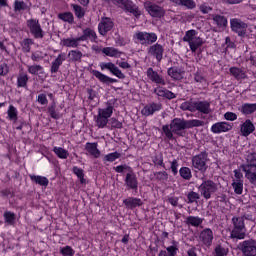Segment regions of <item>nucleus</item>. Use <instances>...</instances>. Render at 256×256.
Segmentation results:
<instances>
[{
	"label": "nucleus",
	"mask_w": 256,
	"mask_h": 256,
	"mask_svg": "<svg viewBox=\"0 0 256 256\" xmlns=\"http://www.w3.org/2000/svg\"><path fill=\"white\" fill-rule=\"evenodd\" d=\"M199 111L203 115H209L211 113V104L207 101H194V112Z\"/></svg>",
	"instance_id": "nucleus-19"
},
{
	"label": "nucleus",
	"mask_w": 256,
	"mask_h": 256,
	"mask_svg": "<svg viewBox=\"0 0 256 256\" xmlns=\"http://www.w3.org/2000/svg\"><path fill=\"white\" fill-rule=\"evenodd\" d=\"M205 122L202 120H185L183 118H174L169 125L162 126V131L166 135L167 139H173L174 135L178 137H185V129H192V127H203Z\"/></svg>",
	"instance_id": "nucleus-1"
},
{
	"label": "nucleus",
	"mask_w": 256,
	"mask_h": 256,
	"mask_svg": "<svg viewBox=\"0 0 256 256\" xmlns=\"http://www.w3.org/2000/svg\"><path fill=\"white\" fill-rule=\"evenodd\" d=\"M167 256H177V251H179V248L177 246H169L166 248Z\"/></svg>",
	"instance_id": "nucleus-62"
},
{
	"label": "nucleus",
	"mask_w": 256,
	"mask_h": 256,
	"mask_svg": "<svg viewBox=\"0 0 256 256\" xmlns=\"http://www.w3.org/2000/svg\"><path fill=\"white\" fill-rule=\"evenodd\" d=\"M135 38L140 41L141 45H153L157 41V34L153 32H137Z\"/></svg>",
	"instance_id": "nucleus-9"
},
{
	"label": "nucleus",
	"mask_w": 256,
	"mask_h": 256,
	"mask_svg": "<svg viewBox=\"0 0 256 256\" xmlns=\"http://www.w3.org/2000/svg\"><path fill=\"white\" fill-rule=\"evenodd\" d=\"M203 223V218L198 216H188L186 218V225H191L192 227H199Z\"/></svg>",
	"instance_id": "nucleus-35"
},
{
	"label": "nucleus",
	"mask_w": 256,
	"mask_h": 256,
	"mask_svg": "<svg viewBox=\"0 0 256 256\" xmlns=\"http://www.w3.org/2000/svg\"><path fill=\"white\" fill-rule=\"evenodd\" d=\"M230 27L233 33H236L238 37H247V29L249 25H247V23L243 22L241 19L232 18L230 20Z\"/></svg>",
	"instance_id": "nucleus-6"
},
{
	"label": "nucleus",
	"mask_w": 256,
	"mask_h": 256,
	"mask_svg": "<svg viewBox=\"0 0 256 256\" xmlns=\"http://www.w3.org/2000/svg\"><path fill=\"white\" fill-rule=\"evenodd\" d=\"M167 73L174 81H181V79H183V75H185V70L174 66L168 68Z\"/></svg>",
	"instance_id": "nucleus-23"
},
{
	"label": "nucleus",
	"mask_w": 256,
	"mask_h": 256,
	"mask_svg": "<svg viewBox=\"0 0 256 256\" xmlns=\"http://www.w3.org/2000/svg\"><path fill=\"white\" fill-rule=\"evenodd\" d=\"M155 95L158 97H163L164 99H177V95L163 87H158L154 89Z\"/></svg>",
	"instance_id": "nucleus-26"
},
{
	"label": "nucleus",
	"mask_w": 256,
	"mask_h": 256,
	"mask_svg": "<svg viewBox=\"0 0 256 256\" xmlns=\"http://www.w3.org/2000/svg\"><path fill=\"white\" fill-rule=\"evenodd\" d=\"M194 81L196 83H207V78L205 77V75H203L201 71H197L196 73H194Z\"/></svg>",
	"instance_id": "nucleus-59"
},
{
	"label": "nucleus",
	"mask_w": 256,
	"mask_h": 256,
	"mask_svg": "<svg viewBox=\"0 0 256 256\" xmlns=\"http://www.w3.org/2000/svg\"><path fill=\"white\" fill-rule=\"evenodd\" d=\"M156 179H158L159 181H167V179H169V174H167L166 171L157 172Z\"/></svg>",
	"instance_id": "nucleus-63"
},
{
	"label": "nucleus",
	"mask_w": 256,
	"mask_h": 256,
	"mask_svg": "<svg viewBox=\"0 0 256 256\" xmlns=\"http://www.w3.org/2000/svg\"><path fill=\"white\" fill-rule=\"evenodd\" d=\"M233 129V124L228 122H217L212 125L211 131L212 133H227V131H231Z\"/></svg>",
	"instance_id": "nucleus-16"
},
{
	"label": "nucleus",
	"mask_w": 256,
	"mask_h": 256,
	"mask_svg": "<svg viewBox=\"0 0 256 256\" xmlns=\"http://www.w3.org/2000/svg\"><path fill=\"white\" fill-rule=\"evenodd\" d=\"M71 7L73 8L74 14L77 19H83V17H85V8L77 4H72Z\"/></svg>",
	"instance_id": "nucleus-43"
},
{
	"label": "nucleus",
	"mask_w": 256,
	"mask_h": 256,
	"mask_svg": "<svg viewBox=\"0 0 256 256\" xmlns=\"http://www.w3.org/2000/svg\"><path fill=\"white\" fill-rule=\"evenodd\" d=\"M7 73H9V66L7 65V63L0 64V76L5 77Z\"/></svg>",
	"instance_id": "nucleus-64"
},
{
	"label": "nucleus",
	"mask_w": 256,
	"mask_h": 256,
	"mask_svg": "<svg viewBox=\"0 0 256 256\" xmlns=\"http://www.w3.org/2000/svg\"><path fill=\"white\" fill-rule=\"evenodd\" d=\"M161 109H163V105L160 103L147 104L142 109V115H145V117H149L150 115H153V113L161 111Z\"/></svg>",
	"instance_id": "nucleus-21"
},
{
	"label": "nucleus",
	"mask_w": 256,
	"mask_h": 256,
	"mask_svg": "<svg viewBox=\"0 0 256 256\" xmlns=\"http://www.w3.org/2000/svg\"><path fill=\"white\" fill-rule=\"evenodd\" d=\"M29 76L27 74H19L17 78V87H27Z\"/></svg>",
	"instance_id": "nucleus-47"
},
{
	"label": "nucleus",
	"mask_w": 256,
	"mask_h": 256,
	"mask_svg": "<svg viewBox=\"0 0 256 256\" xmlns=\"http://www.w3.org/2000/svg\"><path fill=\"white\" fill-rule=\"evenodd\" d=\"M195 35H197V31L196 30H188L185 33V36L183 37V41L186 43H191L192 40H194Z\"/></svg>",
	"instance_id": "nucleus-55"
},
{
	"label": "nucleus",
	"mask_w": 256,
	"mask_h": 256,
	"mask_svg": "<svg viewBox=\"0 0 256 256\" xmlns=\"http://www.w3.org/2000/svg\"><path fill=\"white\" fill-rule=\"evenodd\" d=\"M41 71H43V66L41 65L28 66V73H30L31 75H39Z\"/></svg>",
	"instance_id": "nucleus-57"
},
{
	"label": "nucleus",
	"mask_w": 256,
	"mask_h": 256,
	"mask_svg": "<svg viewBox=\"0 0 256 256\" xmlns=\"http://www.w3.org/2000/svg\"><path fill=\"white\" fill-rule=\"evenodd\" d=\"M95 39H97V33L91 28L84 29L82 36L79 37L80 41H95Z\"/></svg>",
	"instance_id": "nucleus-29"
},
{
	"label": "nucleus",
	"mask_w": 256,
	"mask_h": 256,
	"mask_svg": "<svg viewBox=\"0 0 256 256\" xmlns=\"http://www.w3.org/2000/svg\"><path fill=\"white\" fill-rule=\"evenodd\" d=\"M123 203L129 209H135V207H141L143 205V200L140 198L129 197L124 199Z\"/></svg>",
	"instance_id": "nucleus-28"
},
{
	"label": "nucleus",
	"mask_w": 256,
	"mask_h": 256,
	"mask_svg": "<svg viewBox=\"0 0 256 256\" xmlns=\"http://www.w3.org/2000/svg\"><path fill=\"white\" fill-rule=\"evenodd\" d=\"M245 173L246 179L251 183V185H254L256 187V169H250V170H243Z\"/></svg>",
	"instance_id": "nucleus-36"
},
{
	"label": "nucleus",
	"mask_w": 256,
	"mask_h": 256,
	"mask_svg": "<svg viewBox=\"0 0 256 256\" xmlns=\"http://www.w3.org/2000/svg\"><path fill=\"white\" fill-rule=\"evenodd\" d=\"M215 256H226L229 253V249L223 247L221 244L217 245L214 249Z\"/></svg>",
	"instance_id": "nucleus-53"
},
{
	"label": "nucleus",
	"mask_w": 256,
	"mask_h": 256,
	"mask_svg": "<svg viewBox=\"0 0 256 256\" xmlns=\"http://www.w3.org/2000/svg\"><path fill=\"white\" fill-rule=\"evenodd\" d=\"M163 53H165V48L159 43L153 44L148 48V55L154 57L158 63L163 61Z\"/></svg>",
	"instance_id": "nucleus-10"
},
{
	"label": "nucleus",
	"mask_w": 256,
	"mask_h": 256,
	"mask_svg": "<svg viewBox=\"0 0 256 256\" xmlns=\"http://www.w3.org/2000/svg\"><path fill=\"white\" fill-rule=\"evenodd\" d=\"M100 69L101 71H105V69H107V71H110V73H112V75H115V77H118V79H125V75L123 74L121 69L113 64V62L100 63Z\"/></svg>",
	"instance_id": "nucleus-12"
},
{
	"label": "nucleus",
	"mask_w": 256,
	"mask_h": 256,
	"mask_svg": "<svg viewBox=\"0 0 256 256\" xmlns=\"http://www.w3.org/2000/svg\"><path fill=\"white\" fill-rule=\"evenodd\" d=\"M232 187L236 195H243V180H234Z\"/></svg>",
	"instance_id": "nucleus-44"
},
{
	"label": "nucleus",
	"mask_w": 256,
	"mask_h": 256,
	"mask_svg": "<svg viewBox=\"0 0 256 256\" xmlns=\"http://www.w3.org/2000/svg\"><path fill=\"white\" fill-rule=\"evenodd\" d=\"M238 249L243 256H256V240H244L238 244Z\"/></svg>",
	"instance_id": "nucleus-7"
},
{
	"label": "nucleus",
	"mask_w": 256,
	"mask_h": 256,
	"mask_svg": "<svg viewBox=\"0 0 256 256\" xmlns=\"http://www.w3.org/2000/svg\"><path fill=\"white\" fill-rule=\"evenodd\" d=\"M68 57L71 61L81 63V59L83 58V52L79 50H72L68 53Z\"/></svg>",
	"instance_id": "nucleus-37"
},
{
	"label": "nucleus",
	"mask_w": 256,
	"mask_h": 256,
	"mask_svg": "<svg viewBox=\"0 0 256 256\" xmlns=\"http://www.w3.org/2000/svg\"><path fill=\"white\" fill-rule=\"evenodd\" d=\"M146 75L152 83H156L157 85H167V82H165V79L157 73V71L153 70V68H148Z\"/></svg>",
	"instance_id": "nucleus-18"
},
{
	"label": "nucleus",
	"mask_w": 256,
	"mask_h": 256,
	"mask_svg": "<svg viewBox=\"0 0 256 256\" xmlns=\"http://www.w3.org/2000/svg\"><path fill=\"white\" fill-rule=\"evenodd\" d=\"M30 179L31 181H33L37 185H41L42 187H47V185H49V179L44 176L30 175Z\"/></svg>",
	"instance_id": "nucleus-32"
},
{
	"label": "nucleus",
	"mask_w": 256,
	"mask_h": 256,
	"mask_svg": "<svg viewBox=\"0 0 256 256\" xmlns=\"http://www.w3.org/2000/svg\"><path fill=\"white\" fill-rule=\"evenodd\" d=\"M124 11L131 13L134 17L139 18L141 17V11H139V7L133 3L131 0H124V4L122 6Z\"/></svg>",
	"instance_id": "nucleus-17"
},
{
	"label": "nucleus",
	"mask_w": 256,
	"mask_h": 256,
	"mask_svg": "<svg viewBox=\"0 0 256 256\" xmlns=\"http://www.w3.org/2000/svg\"><path fill=\"white\" fill-rule=\"evenodd\" d=\"M26 25L31 35H33L34 39H43V37H45V32L43 31V28H41V24L39 23V20L37 19L27 20Z\"/></svg>",
	"instance_id": "nucleus-8"
},
{
	"label": "nucleus",
	"mask_w": 256,
	"mask_h": 256,
	"mask_svg": "<svg viewBox=\"0 0 256 256\" xmlns=\"http://www.w3.org/2000/svg\"><path fill=\"white\" fill-rule=\"evenodd\" d=\"M217 189V183L213 180H205L198 187L200 195L206 200L211 199V195H213V193H217Z\"/></svg>",
	"instance_id": "nucleus-5"
},
{
	"label": "nucleus",
	"mask_w": 256,
	"mask_h": 256,
	"mask_svg": "<svg viewBox=\"0 0 256 256\" xmlns=\"http://www.w3.org/2000/svg\"><path fill=\"white\" fill-rule=\"evenodd\" d=\"M58 19L64 21L65 23L73 24L75 17H73V13L71 12H63L58 14Z\"/></svg>",
	"instance_id": "nucleus-38"
},
{
	"label": "nucleus",
	"mask_w": 256,
	"mask_h": 256,
	"mask_svg": "<svg viewBox=\"0 0 256 256\" xmlns=\"http://www.w3.org/2000/svg\"><path fill=\"white\" fill-rule=\"evenodd\" d=\"M18 112H17V108H15V106L10 105L9 109H8V119H10V121H17L18 117Z\"/></svg>",
	"instance_id": "nucleus-50"
},
{
	"label": "nucleus",
	"mask_w": 256,
	"mask_h": 256,
	"mask_svg": "<svg viewBox=\"0 0 256 256\" xmlns=\"http://www.w3.org/2000/svg\"><path fill=\"white\" fill-rule=\"evenodd\" d=\"M57 104L52 102L48 107V113L52 119H59V112H57Z\"/></svg>",
	"instance_id": "nucleus-49"
},
{
	"label": "nucleus",
	"mask_w": 256,
	"mask_h": 256,
	"mask_svg": "<svg viewBox=\"0 0 256 256\" xmlns=\"http://www.w3.org/2000/svg\"><path fill=\"white\" fill-rule=\"evenodd\" d=\"M121 153L119 152H112L104 156L103 161L108 163H113V161H117L120 159Z\"/></svg>",
	"instance_id": "nucleus-45"
},
{
	"label": "nucleus",
	"mask_w": 256,
	"mask_h": 256,
	"mask_svg": "<svg viewBox=\"0 0 256 256\" xmlns=\"http://www.w3.org/2000/svg\"><path fill=\"white\" fill-rule=\"evenodd\" d=\"M231 75L233 77H235V79H246L247 78V74H245V72L238 68V67H231L229 69Z\"/></svg>",
	"instance_id": "nucleus-34"
},
{
	"label": "nucleus",
	"mask_w": 256,
	"mask_h": 256,
	"mask_svg": "<svg viewBox=\"0 0 256 256\" xmlns=\"http://www.w3.org/2000/svg\"><path fill=\"white\" fill-rule=\"evenodd\" d=\"M114 171L116 173H125V171H128V173H131L133 172V168H131V166H128L127 164H123V165L114 167Z\"/></svg>",
	"instance_id": "nucleus-56"
},
{
	"label": "nucleus",
	"mask_w": 256,
	"mask_h": 256,
	"mask_svg": "<svg viewBox=\"0 0 256 256\" xmlns=\"http://www.w3.org/2000/svg\"><path fill=\"white\" fill-rule=\"evenodd\" d=\"M85 149L95 159H99V157H101V151L98 150L97 143H95V142L94 143L88 142L85 145Z\"/></svg>",
	"instance_id": "nucleus-30"
},
{
	"label": "nucleus",
	"mask_w": 256,
	"mask_h": 256,
	"mask_svg": "<svg viewBox=\"0 0 256 256\" xmlns=\"http://www.w3.org/2000/svg\"><path fill=\"white\" fill-rule=\"evenodd\" d=\"M211 17L214 24L217 25L218 29H227V17L221 14H212Z\"/></svg>",
	"instance_id": "nucleus-25"
},
{
	"label": "nucleus",
	"mask_w": 256,
	"mask_h": 256,
	"mask_svg": "<svg viewBox=\"0 0 256 256\" xmlns=\"http://www.w3.org/2000/svg\"><path fill=\"white\" fill-rule=\"evenodd\" d=\"M180 109L182 111H190L191 113H195V101H186L180 105Z\"/></svg>",
	"instance_id": "nucleus-42"
},
{
	"label": "nucleus",
	"mask_w": 256,
	"mask_h": 256,
	"mask_svg": "<svg viewBox=\"0 0 256 256\" xmlns=\"http://www.w3.org/2000/svg\"><path fill=\"white\" fill-rule=\"evenodd\" d=\"M73 173L74 175H76L78 177V179H80V183H85V173L83 172V169L74 166L73 167Z\"/></svg>",
	"instance_id": "nucleus-51"
},
{
	"label": "nucleus",
	"mask_w": 256,
	"mask_h": 256,
	"mask_svg": "<svg viewBox=\"0 0 256 256\" xmlns=\"http://www.w3.org/2000/svg\"><path fill=\"white\" fill-rule=\"evenodd\" d=\"M81 40L79 39V37L77 38H65L62 40V45L64 47H73V48H77L79 47V42Z\"/></svg>",
	"instance_id": "nucleus-33"
},
{
	"label": "nucleus",
	"mask_w": 256,
	"mask_h": 256,
	"mask_svg": "<svg viewBox=\"0 0 256 256\" xmlns=\"http://www.w3.org/2000/svg\"><path fill=\"white\" fill-rule=\"evenodd\" d=\"M145 9L146 11H148L151 17H154L156 19H161V17H165V9H163V7L157 4H153V3L145 4Z\"/></svg>",
	"instance_id": "nucleus-11"
},
{
	"label": "nucleus",
	"mask_w": 256,
	"mask_h": 256,
	"mask_svg": "<svg viewBox=\"0 0 256 256\" xmlns=\"http://www.w3.org/2000/svg\"><path fill=\"white\" fill-rule=\"evenodd\" d=\"M31 45H33V39H24L22 42V51H24V53H29V51H31Z\"/></svg>",
	"instance_id": "nucleus-52"
},
{
	"label": "nucleus",
	"mask_w": 256,
	"mask_h": 256,
	"mask_svg": "<svg viewBox=\"0 0 256 256\" xmlns=\"http://www.w3.org/2000/svg\"><path fill=\"white\" fill-rule=\"evenodd\" d=\"M5 223L8 225H15V213L13 212H4Z\"/></svg>",
	"instance_id": "nucleus-54"
},
{
	"label": "nucleus",
	"mask_w": 256,
	"mask_h": 256,
	"mask_svg": "<svg viewBox=\"0 0 256 256\" xmlns=\"http://www.w3.org/2000/svg\"><path fill=\"white\" fill-rule=\"evenodd\" d=\"M200 241L206 247H211L213 245V230L211 228H206L200 232L199 235Z\"/></svg>",
	"instance_id": "nucleus-15"
},
{
	"label": "nucleus",
	"mask_w": 256,
	"mask_h": 256,
	"mask_svg": "<svg viewBox=\"0 0 256 256\" xmlns=\"http://www.w3.org/2000/svg\"><path fill=\"white\" fill-rule=\"evenodd\" d=\"M92 75H94V77H96V79H98V81H100V83H103L104 85H109L110 83H117V79L115 78H111L101 72H99L98 70H92Z\"/></svg>",
	"instance_id": "nucleus-22"
},
{
	"label": "nucleus",
	"mask_w": 256,
	"mask_h": 256,
	"mask_svg": "<svg viewBox=\"0 0 256 256\" xmlns=\"http://www.w3.org/2000/svg\"><path fill=\"white\" fill-rule=\"evenodd\" d=\"M111 115H113V105L107 102L106 108L98 110V115L96 118V126L99 129H104V127H107V124L109 123V119Z\"/></svg>",
	"instance_id": "nucleus-3"
},
{
	"label": "nucleus",
	"mask_w": 256,
	"mask_h": 256,
	"mask_svg": "<svg viewBox=\"0 0 256 256\" xmlns=\"http://www.w3.org/2000/svg\"><path fill=\"white\" fill-rule=\"evenodd\" d=\"M242 171L256 169V153H249L246 157V164L241 165Z\"/></svg>",
	"instance_id": "nucleus-24"
},
{
	"label": "nucleus",
	"mask_w": 256,
	"mask_h": 256,
	"mask_svg": "<svg viewBox=\"0 0 256 256\" xmlns=\"http://www.w3.org/2000/svg\"><path fill=\"white\" fill-rule=\"evenodd\" d=\"M240 111L241 113H243V115H253V113L256 112V103L255 104L245 103L241 106Z\"/></svg>",
	"instance_id": "nucleus-31"
},
{
	"label": "nucleus",
	"mask_w": 256,
	"mask_h": 256,
	"mask_svg": "<svg viewBox=\"0 0 256 256\" xmlns=\"http://www.w3.org/2000/svg\"><path fill=\"white\" fill-rule=\"evenodd\" d=\"M203 45V40L200 37H195L192 41L189 42L190 49L192 53H195L199 47Z\"/></svg>",
	"instance_id": "nucleus-40"
},
{
	"label": "nucleus",
	"mask_w": 256,
	"mask_h": 256,
	"mask_svg": "<svg viewBox=\"0 0 256 256\" xmlns=\"http://www.w3.org/2000/svg\"><path fill=\"white\" fill-rule=\"evenodd\" d=\"M125 185L127 189H131L137 193V189H139V180H137V175L135 172H128L125 177Z\"/></svg>",
	"instance_id": "nucleus-14"
},
{
	"label": "nucleus",
	"mask_w": 256,
	"mask_h": 256,
	"mask_svg": "<svg viewBox=\"0 0 256 256\" xmlns=\"http://www.w3.org/2000/svg\"><path fill=\"white\" fill-rule=\"evenodd\" d=\"M66 56L65 53H61L57 56V58L52 62L50 73H58L59 68L63 65V61H65Z\"/></svg>",
	"instance_id": "nucleus-27"
},
{
	"label": "nucleus",
	"mask_w": 256,
	"mask_h": 256,
	"mask_svg": "<svg viewBox=\"0 0 256 256\" xmlns=\"http://www.w3.org/2000/svg\"><path fill=\"white\" fill-rule=\"evenodd\" d=\"M113 27H115V23L113 22V20L109 17H104L101 19L98 25V30L100 35L105 37V35H107V33H109V31H111Z\"/></svg>",
	"instance_id": "nucleus-13"
},
{
	"label": "nucleus",
	"mask_w": 256,
	"mask_h": 256,
	"mask_svg": "<svg viewBox=\"0 0 256 256\" xmlns=\"http://www.w3.org/2000/svg\"><path fill=\"white\" fill-rule=\"evenodd\" d=\"M54 153L59 159H67V157H69V151L62 147H54Z\"/></svg>",
	"instance_id": "nucleus-46"
},
{
	"label": "nucleus",
	"mask_w": 256,
	"mask_h": 256,
	"mask_svg": "<svg viewBox=\"0 0 256 256\" xmlns=\"http://www.w3.org/2000/svg\"><path fill=\"white\" fill-rule=\"evenodd\" d=\"M209 153L207 151H203L200 154L194 156L192 158V166L194 169H197L200 171V173H205L207 169H209V166L207 165V162L209 161Z\"/></svg>",
	"instance_id": "nucleus-4"
},
{
	"label": "nucleus",
	"mask_w": 256,
	"mask_h": 256,
	"mask_svg": "<svg viewBox=\"0 0 256 256\" xmlns=\"http://www.w3.org/2000/svg\"><path fill=\"white\" fill-rule=\"evenodd\" d=\"M232 231L230 234L231 239H245L247 228H245V221L241 216H234L232 218Z\"/></svg>",
	"instance_id": "nucleus-2"
},
{
	"label": "nucleus",
	"mask_w": 256,
	"mask_h": 256,
	"mask_svg": "<svg viewBox=\"0 0 256 256\" xmlns=\"http://www.w3.org/2000/svg\"><path fill=\"white\" fill-rule=\"evenodd\" d=\"M201 199V194L195 192V191H190L187 194V203H197Z\"/></svg>",
	"instance_id": "nucleus-48"
},
{
	"label": "nucleus",
	"mask_w": 256,
	"mask_h": 256,
	"mask_svg": "<svg viewBox=\"0 0 256 256\" xmlns=\"http://www.w3.org/2000/svg\"><path fill=\"white\" fill-rule=\"evenodd\" d=\"M60 253L63 256H73V255H75V250H73V248H71V246H66L60 250Z\"/></svg>",
	"instance_id": "nucleus-61"
},
{
	"label": "nucleus",
	"mask_w": 256,
	"mask_h": 256,
	"mask_svg": "<svg viewBox=\"0 0 256 256\" xmlns=\"http://www.w3.org/2000/svg\"><path fill=\"white\" fill-rule=\"evenodd\" d=\"M27 9V4L24 1L16 0L14 2V10L15 11H25Z\"/></svg>",
	"instance_id": "nucleus-60"
},
{
	"label": "nucleus",
	"mask_w": 256,
	"mask_h": 256,
	"mask_svg": "<svg viewBox=\"0 0 256 256\" xmlns=\"http://www.w3.org/2000/svg\"><path fill=\"white\" fill-rule=\"evenodd\" d=\"M180 177L184 179L185 181H191V178L193 177V174L191 173V168L189 167H182L179 170Z\"/></svg>",
	"instance_id": "nucleus-39"
},
{
	"label": "nucleus",
	"mask_w": 256,
	"mask_h": 256,
	"mask_svg": "<svg viewBox=\"0 0 256 256\" xmlns=\"http://www.w3.org/2000/svg\"><path fill=\"white\" fill-rule=\"evenodd\" d=\"M255 131V125L250 119L245 120L244 123L240 125V133L242 137H249L251 133Z\"/></svg>",
	"instance_id": "nucleus-20"
},
{
	"label": "nucleus",
	"mask_w": 256,
	"mask_h": 256,
	"mask_svg": "<svg viewBox=\"0 0 256 256\" xmlns=\"http://www.w3.org/2000/svg\"><path fill=\"white\" fill-rule=\"evenodd\" d=\"M102 53H104V55H107V57H119V55H121V52L113 47L103 48Z\"/></svg>",
	"instance_id": "nucleus-41"
},
{
	"label": "nucleus",
	"mask_w": 256,
	"mask_h": 256,
	"mask_svg": "<svg viewBox=\"0 0 256 256\" xmlns=\"http://www.w3.org/2000/svg\"><path fill=\"white\" fill-rule=\"evenodd\" d=\"M180 7H186V9H195L197 7V3H195V0H182Z\"/></svg>",
	"instance_id": "nucleus-58"
}]
</instances>
